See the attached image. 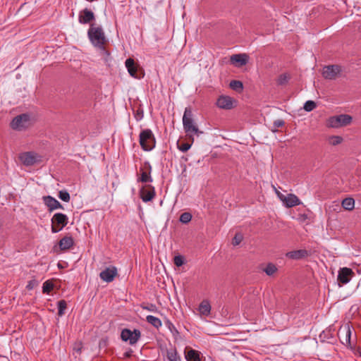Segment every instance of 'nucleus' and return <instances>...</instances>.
Returning <instances> with one entry per match:
<instances>
[{"instance_id": "nucleus-36", "label": "nucleus", "mask_w": 361, "mask_h": 361, "mask_svg": "<svg viewBox=\"0 0 361 361\" xmlns=\"http://www.w3.org/2000/svg\"><path fill=\"white\" fill-rule=\"evenodd\" d=\"M343 141L342 137H329L328 142L332 145H337Z\"/></svg>"}, {"instance_id": "nucleus-26", "label": "nucleus", "mask_w": 361, "mask_h": 361, "mask_svg": "<svg viewBox=\"0 0 361 361\" xmlns=\"http://www.w3.org/2000/svg\"><path fill=\"white\" fill-rule=\"evenodd\" d=\"M342 207L346 210H352L355 207V200L352 197L345 198L342 201Z\"/></svg>"}, {"instance_id": "nucleus-35", "label": "nucleus", "mask_w": 361, "mask_h": 361, "mask_svg": "<svg viewBox=\"0 0 361 361\" xmlns=\"http://www.w3.org/2000/svg\"><path fill=\"white\" fill-rule=\"evenodd\" d=\"M316 103L312 100L307 101L304 104V109L306 111H311L316 107Z\"/></svg>"}, {"instance_id": "nucleus-40", "label": "nucleus", "mask_w": 361, "mask_h": 361, "mask_svg": "<svg viewBox=\"0 0 361 361\" xmlns=\"http://www.w3.org/2000/svg\"><path fill=\"white\" fill-rule=\"evenodd\" d=\"M284 125V121L281 119H278L274 122V127L275 128L281 127Z\"/></svg>"}, {"instance_id": "nucleus-21", "label": "nucleus", "mask_w": 361, "mask_h": 361, "mask_svg": "<svg viewBox=\"0 0 361 361\" xmlns=\"http://www.w3.org/2000/svg\"><path fill=\"white\" fill-rule=\"evenodd\" d=\"M73 239L71 236H65L59 240V245L61 250H66L73 245Z\"/></svg>"}, {"instance_id": "nucleus-12", "label": "nucleus", "mask_w": 361, "mask_h": 361, "mask_svg": "<svg viewBox=\"0 0 361 361\" xmlns=\"http://www.w3.org/2000/svg\"><path fill=\"white\" fill-rule=\"evenodd\" d=\"M193 143V137H180L176 141L177 147L183 152H187Z\"/></svg>"}, {"instance_id": "nucleus-33", "label": "nucleus", "mask_w": 361, "mask_h": 361, "mask_svg": "<svg viewBox=\"0 0 361 361\" xmlns=\"http://www.w3.org/2000/svg\"><path fill=\"white\" fill-rule=\"evenodd\" d=\"M59 197L63 202H68L70 201V195L66 190H60L59 192Z\"/></svg>"}, {"instance_id": "nucleus-1", "label": "nucleus", "mask_w": 361, "mask_h": 361, "mask_svg": "<svg viewBox=\"0 0 361 361\" xmlns=\"http://www.w3.org/2000/svg\"><path fill=\"white\" fill-rule=\"evenodd\" d=\"M87 36L94 47L99 49L106 56L109 55V53L104 48L106 38L102 27L91 25L87 31Z\"/></svg>"}, {"instance_id": "nucleus-17", "label": "nucleus", "mask_w": 361, "mask_h": 361, "mask_svg": "<svg viewBox=\"0 0 361 361\" xmlns=\"http://www.w3.org/2000/svg\"><path fill=\"white\" fill-rule=\"evenodd\" d=\"M68 222V216L62 213H56L51 218L52 224H57L61 228L67 225Z\"/></svg>"}, {"instance_id": "nucleus-8", "label": "nucleus", "mask_w": 361, "mask_h": 361, "mask_svg": "<svg viewBox=\"0 0 361 361\" xmlns=\"http://www.w3.org/2000/svg\"><path fill=\"white\" fill-rule=\"evenodd\" d=\"M140 197L144 202L152 200L156 195L154 188L151 185H145L140 189Z\"/></svg>"}, {"instance_id": "nucleus-22", "label": "nucleus", "mask_w": 361, "mask_h": 361, "mask_svg": "<svg viewBox=\"0 0 361 361\" xmlns=\"http://www.w3.org/2000/svg\"><path fill=\"white\" fill-rule=\"evenodd\" d=\"M125 64H126V67L127 68V70H128L129 74L134 78H137V66L135 63L134 60L129 58V59H126Z\"/></svg>"}, {"instance_id": "nucleus-20", "label": "nucleus", "mask_w": 361, "mask_h": 361, "mask_svg": "<svg viewBox=\"0 0 361 361\" xmlns=\"http://www.w3.org/2000/svg\"><path fill=\"white\" fill-rule=\"evenodd\" d=\"M248 56L245 54H233L231 56L232 63H238L240 66H244L247 62Z\"/></svg>"}, {"instance_id": "nucleus-14", "label": "nucleus", "mask_w": 361, "mask_h": 361, "mask_svg": "<svg viewBox=\"0 0 361 361\" xmlns=\"http://www.w3.org/2000/svg\"><path fill=\"white\" fill-rule=\"evenodd\" d=\"M94 20V13L87 9L85 8L81 11L78 16V21L81 24H87Z\"/></svg>"}, {"instance_id": "nucleus-34", "label": "nucleus", "mask_w": 361, "mask_h": 361, "mask_svg": "<svg viewBox=\"0 0 361 361\" xmlns=\"http://www.w3.org/2000/svg\"><path fill=\"white\" fill-rule=\"evenodd\" d=\"M167 357L169 361H180V357L178 355L176 350L172 352H168Z\"/></svg>"}, {"instance_id": "nucleus-30", "label": "nucleus", "mask_w": 361, "mask_h": 361, "mask_svg": "<svg viewBox=\"0 0 361 361\" xmlns=\"http://www.w3.org/2000/svg\"><path fill=\"white\" fill-rule=\"evenodd\" d=\"M230 87L233 90L240 92L243 90V83L239 80H231L230 82Z\"/></svg>"}, {"instance_id": "nucleus-5", "label": "nucleus", "mask_w": 361, "mask_h": 361, "mask_svg": "<svg viewBox=\"0 0 361 361\" xmlns=\"http://www.w3.org/2000/svg\"><path fill=\"white\" fill-rule=\"evenodd\" d=\"M31 124L29 114H23L15 117L11 121V126L13 129L20 130L27 128Z\"/></svg>"}, {"instance_id": "nucleus-23", "label": "nucleus", "mask_w": 361, "mask_h": 361, "mask_svg": "<svg viewBox=\"0 0 361 361\" xmlns=\"http://www.w3.org/2000/svg\"><path fill=\"white\" fill-rule=\"evenodd\" d=\"M285 204L288 207H292L300 204V200L298 197L293 194H289L284 200Z\"/></svg>"}, {"instance_id": "nucleus-41", "label": "nucleus", "mask_w": 361, "mask_h": 361, "mask_svg": "<svg viewBox=\"0 0 361 361\" xmlns=\"http://www.w3.org/2000/svg\"><path fill=\"white\" fill-rule=\"evenodd\" d=\"M61 230H62V228L59 226H58L57 224H52L51 225V232L53 233H56L59 232Z\"/></svg>"}, {"instance_id": "nucleus-11", "label": "nucleus", "mask_w": 361, "mask_h": 361, "mask_svg": "<svg viewBox=\"0 0 361 361\" xmlns=\"http://www.w3.org/2000/svg\"><path fill=\"white\" fill-rule=\"evenodd\" d=\"M341 67L336 65L326 66L324 68L323 76L328 80L335 79L340 73Z\"/></svg>"}, {"instance_id": "nucleus-47", "label": "nucleus", "mask_w": 361, "mask_h": 361, "mask_svg": "<svg viewBox=\"0 0 361 361\" xmlns=\"http://www.w3.org/2000/svg\"><path fill=\"white\" fill-rule=\"evenodd\" d=\"M3 226V222L1 221V219H0V229L2 228Z\"/></svg>"}, {"instance_id": "nucleus-38", "label": "nucleus", "mask_w": 361, "mask_h": 361, "mask_svg": "<svg viewBox=\"0 0 361 361\" xmlns=\"http://www.w3.org/2000/svg\"><path fill=\"white\" fill-rule=\"evenodd\" d=\"M243 240V235L240 233H236L233 238L232 243L233 245H239Z\"/></svg>"}, {"instance_id": "nucleus-44", "label": "nucleus", "mask_w": 361, "mask_h": 361, "mask_svg": "<svg viewBox=\"0 0 361 361\" xmlns=\"http://www.w3.org/2000/svg\"><path fill=\"white\" fill-rule=\"evenodd\" d=\"M169 328L170 329V330L171 331H172V329H174L176 332H178L177 330L176 329L175 326L172 324V323L169 322Z\"/></svg>"}, {"instance_id": "nucleus-15", "label": "nucleus", "mask_w": 361, "mask_h": 361, "mask_svg": "<svg viewBox=\"0 0 361 361\" xmlns=\"http://www.w3.org/2000/svg\"><path fill=\"white\" fill-rule=\"evenodd\" d=\"M140 144L145 151H150L155 147V137H139Z\"/></svg>"}, {"instance_id": "nucleus-19", "label": "nucleus", "mask_w": 361, "mask_h": 361, "mask_svg": "<svg viewBox=\"0 0 361 361\" xmlns=\"http://www.w3.org/2000/svg\"><path fill=\"white\" fill-rule=\"evenodd\" d=\"M185 357L187 361H203V357L200 353L194 349H190L185 352Z\"/></svg>"}, {"instance_id": "nucleus-4", "label": "nucleus", "mask_w": 361, "mask_h": 361, "mask_svg": "<svg viewBox=\"0 0 361 361\" xmlns=\"http://www.w3.org/2000/svg\"><path fill=\"white\" fill-rule=\"evenodd\" d=\"M352 117L348 114H340L330 117L328 120V126L332 128H340L350 124Z\"/></svg>"}, {"instance_id": "nucleus-13", "label": "nucleus", "mask_w": 361, "mask_h": 361, "mask_svg": "<svg viewBox=\"0 0 361 361\" xmlns=\"http://www.w3.org/2000/svg\"><path fill=\"white\" fill-rule=\"evenodd\" d=\"M45 205L49 208V212L56 209H63V205L54 197L48 195L43 197Z\"/></svg>"}, {"instance_id": "nucleus-32", "label": "nucleus", "mask_w": 361, "mask_h": 361, "mask_svg": "<svg viewBox=\"0 0 361 361\" xmlns=\"http://www.w3.org/2000/svg\"><path fill=\"white\" fill-rule=\"evenodd\" d=\"M192 219V215L189 212H184L180 216V221L183 224H188Z\"/></svg>"}, {"instance_id": "nucleus-45", "label": "nucleus", "mask_w": 361, "mask_h": 361, "mask_svg": "<svg viewBox=\"0 0 361 361\" xmlns=\"http://www.w3.org/2000/svg\"><path fill=\"white\" fill-rule=\"evenodd\" d=\"M26 288H27V289H29V290H30V289H32V288H33V286H32V285L31 282H30V283L27 284V287H26Z\"/></svg>"}, {"instance_id": "nucleus-46", "label": "nucleus", "mask_w": 361, "mask_h": 361, "mask_svg": "<svg viewBox=\"0 0 361 361\" xmlns=\"http://www.w3.org/2000/svg\"><path fill=\"white\" fill-rule=\"evenodd\" d=\"M137 120H140L142 118V115H140L139 114H137L136 116H135Z\"/></svg>"}, {"instance_id": "nucleus-48", "label": "nucleus", "mask_w": 361, "mask_h": 361, "mask_svg": "<svg viewBox=\"0 0 361 361\" xmlns=\"http://www.w3.org/2000/svg\"><path fill=\"white\" fill-rule=\"evenodd\" d=\"M272 131H273V133H276V130H273Z\"/></svg>"}, {"instance_id": "nucleus-43", "label": "nucleus", "mask_w": 361, "mask_h": 361, "mask_svg": "<svg viewBox=\"0 0 361 361\" xmlns=\"http://www.w3.org/2000/svg\"><path fill=\"white\" fill-rule=\"evenodd\" d=\"M133 350L131 349H129L128 351L125 352L123 354L124 358H129L132 356Z\"/></svg>"}, {"instance_id": "nucleus-42", "label": "nucleus", "mask_w": 361, "mask_h": 361, "mask_svg": "<svg viewBox=\"0 0 361 361\" xmlns=\"http://www.w3.org/2000/svg\"><path fill=\"white\" fill-rule=\"evenodd\" d=\"M139 135H153L150 130H145L140 133Z\"/></svg>"}, {"instance_id": "nucleus-9", "label": "nucleus", "mask_w": 361, "mask_h": 361, "mask_svg": "<svg viewBox=\"0 0 361 361\" xmlns=\"http://www.w3.org/2000/svg\"><path fill=\"white\" fill-rule=\"evenodd\" d=\"M354 273L351 269L348 267L341 268L338 271L337 280L341 284H346L350 281Z\"/></svg>"}, {"instance_id": "nucleus-37", "label": "nucleus", "mask_w": 361, "mask_h": 361, "mask_svg": "<svg viewBox=\"0 0 361 361\" xmlns=\"http://www.w3.org/2000/svg\"><path fill=\"white\" fill-rule=\"evenodd\" d=\"M173 262L176 266L181 267L184 264V258L181 255H178L174 257Z\"/></svg>"}, {"instance_id": "nucleus-39", "label": "nucleus", "mask_w": 361, "mask_h": 361, "mask_svg": "<svg viewBox=\"0 0 361 361\" xmlns=\"http://www.w3.org/2000/svg\"><path fill=\"white\" fill-rule=\"evenodd\" d=\"M345 334V341L346 343H350V336H351V331L350 330L349 326H346L344 329Z\"/></svg>"}, {"instance_id": "nucleus-24", "label": "nucleus", "mask_w": 361, "mask_h": 361, "mask_svg": "<svg viewBox=\"0 0 361 361\" xmlns=\"http://www.w3.org/2000/svg\"><path fill=\"white\" fill-rule=\"evenodd\" d=\"M199 311L203 315H209L211 311V306L209 302L207 300L202 301L199 306Z\"/></svg>"}, {"instance_id": "nucleus-7", "label": "nucleus", "mask_w": 361, "mask_h": 361, "mask_svg": "<svg viewBox=\"0 0 361 361\" xmlns=\"http://www.w3.org/2000/svg\"><path fill=\"white\" fill-rule=\"evenodd\" d=\"M141 176L138 179L142 183H151L152 182V178L151 176L152 166L147 161H145L140 168Z\"/></svg>"}, {"instance_id": "nucleus-2", "label": "nucleus", "mask_w": 361, "mask_h": 361, "mask_svg": "<svg viewBox=\"0 0 361 361\" xmlns=\"http://www.w3.org/2000/svg\"><path fill=\"white\" fill-rule=\"evenodd\" d=\"M183 128L187 133H202V132H199L198 128L192 118V113L188 108L185 109L183 116Z\"/></svg>"}, {"instance_id": "nucleus-6", "label": "nucleus", "mask_w": 361, "mask_h": 361, "mask_svg": "<svg viewBox=\"0 0 361 361\" xmlns=\"http://www.w3.org/2000/svg\"><path fill=\"white\" fill-rule=\"evenodd\" d=\"M19 159L24 166H30L41 161V156L35 152H25L19 154Z\"/></svg>"}, {"instance_id": "nucleus-25", "label": "nucleus", "mask_w": 361, "mask_h": 361, "mask_svg": "<svg viewBox=\"0 0 361 361\" xmlns=\"http://www.w3.org/2000/svg\"><path fill=\"white\" fill-rule=\"evenodd\" d=\"M146 321L157 329H159L162 325L161 319L153 315L147 316Z\"/></svg>"}, {"instance_id": "nucleus-31", "label": "nucleus", "mask_w": 361, "mask_h": 361, "mask_svg": "<svg viewBox=\"0 0 361 361\" xmlns=\"http://www.w3.org/2000/svg\"><path fill=\"white\" fill-rule=\"evenodd\" d=\"M277 269L276 266L271 263H269L267 265L266 268L264 269V272L268 276H272L276 271Z\"/></svg>"}, {"instance_id": "nucleus-27", "label": "nucleus", "mask_w": 361, "mask_h": 361, "mask_svg": "<svg viewBox=\"0 0 361 361\" xmlns=\"http://www.w3.org/2000/svg\"><path fill=\"white\" fill-rule=\"evenodd\" d=\"M290 78V76L288 73L281 74L276 80V83L278 85L284 86L286 85Z\"/></svg>"}, {"instance_id": "nucleus-16", "label": "nucleus", "mask_w": 361, "mask_h": 361, "mask_svg": "<svg viewBox=\"0 0 361 361\" xmlns=\"http://www.w3.org/2000/svg\"><path fill=\"white\" fill-rule=\"evenodd\" d=\"M309 255L307 250L305 249H300L297 250H293L288 252L286 256L291 259L299 260L307 257Z\"/></svg>"}, {"instance_id": "nucleus-28", "label": "nucleus", "mask_w": 361, "mask_h": 361, "mask_svg": "<svg viewBox=\"0 0 361 361\" xmlns=\"http://www.w3.org/2000/svg\"><path fill=\"white\" fill-rule=\"evenodd\" d=\"M54 289V283L50 280H47L43 283V293L49 294Z\"/></svg>"}, {"instance_id": "nucleus-29", "label": "nucleus", "mask_w": 361, "mask_h": 361, "mask_svg": "<svg viewBox=\"0 0 361 361\" xmlns=\"http://www.w3.org/2000/svg\"><path fill=\"white\" fill-rule=\"evenodd\" d=\"M58 306V314L59 316H63L65 314V310L66 309L67 304L63 300H59L57 302Z\"/></svg>"}, {"instance_id": "nucleus-3", "label": "nucleus", "mask_w": 361, "mask_h": 361, "mask_svg": "<svg viewBox=\"0 0 361 361\" xmlns=\"http://www.w3.org/2000/svg\"><path fill=\"white\" fill-rule=\"evenodd\" d=\"M141 337V331L139 329H123L121 333V338L124 342H128L131 345H135Z\"/></svg>"}, {"instance_id": "nucleus-18", "label": "nucleus", "mask_w": 361, "mask_h": 361, "mask_svg": "<svg viewBox=\"0 0 361 361\" xmlns=\"http://www.w3.org/2000/svg\"><path fill=\"white\" fill-rule=\"evenodd\" d=\"M216 105L224 109H231L233 107V99L228 96H220L216 101Z\"/></svg>"}, {"instance_id": "nucleus-10", "label": "nucleus", "mask_w": 361, "mask_h": 361, "mask_svg": "<svg viewBox=\"0 0 361 361\" xmlns=\"http://www.w3.org/2000/svg\"><path fill=\"white\" fill-rule=\"evenodd\" d=\"M117 275V269L115 267H106L99 274V277L105 282L110 283Z\"/></svg>"}]
</instances>
